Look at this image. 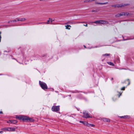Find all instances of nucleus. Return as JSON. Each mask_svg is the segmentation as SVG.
Segmentation results:
<instances>
[{
  "label": "nucleus",
  "instance_id": "obj_20",
  "mask_svg": "<svg viewBox=\"0 0 134 134\" xmlns=\"http://www.w3.org/2000/svg\"><path fill=\"white\" fill-rule=\"evenodd\" d=\"M125 87H124L121 88V90H125Z\"/></svg>",
  "mask_w": 134,
  "mask_h": 134
},
{
  "label": "nucleus",
  "instance_id": "obj_9",
  "mask_svg": "<svg viewBox=\"0 0 134 134\" xmlns=\"http://www.w3.org/2000/svg\"><path fill=\"white\" fill-rule=\"evenodd\" d=\"M102 120L105 122H109L110 121L109 119L106 118H102Z\"/></svg>",
  "mask_w": 134,
  "mask_h": 134
},
{
  "label": "nucleus",
  "instance_id": "obj_15",
  "mask_svg": "<svg viewBox=\"0 0 134 134\" xmlns=\"http://www.w3.org/2000/svg\"><path fill=\"white\" fill-rule=\"evenodd\" d=\"M17 123V121L15 120H12L11 123L15 124Z\"/></svg>",
  "mask_w": 134,
  "mask_h": 134
},
{
  "label": "nucleus",
  "instance_id": "obj_12",
  "mask_svg": "<svg viewBox=\"0 0 134 134\" xmlns=\"http://www.w3.org/2000/svg\"><path fill=\"white\" fill-rule=\"evenodd\" d=\"M65 26L66 27V29L69 30L70 29V27H71L70 25H66Z\"/></svg>",
  "mask_w": 134,
  "mask_h": 134
},
{
  "label": "nucleus",
  "instance_id": "obj_5",
  "mask_svg": "<svg viewBox=\"0 0 134 134\" xmlns=\"http://www.w3.org/2000/svg\"><path fill=\"white\" fill-rule=\"evenodd\" d=\"M124 15H127L128 14L127 13H125L124 12H122L120 13V14H118L115 15L116 17H119L121 16Z\"/></svg>",
  "mask_w": 134,
  "mask_h": 134
},
{
  "label": "nucleus",
  "instance_id": "obj_23",
  "mask_svg": "<svg viewBox=\"0 0 134 134\" xmlns=\"http://www.w3.org/2000/svg\"><path fill=\"white\" fill-rule=\"evenodd\" d=\"M1 32H0V42L1 41Z\"/></svg>",
  "mask_w": 134,
  "mask_h": 134
},
{
  "label": "nucleus",
  "instance_id": "obj_11",
  "mask_svg": "<svg viewBox=\"0 0 134 134\" xmlns=\"http://www.w3.org/2000/svg\"><path fill=\"white\" fill-rule=\"evenodd\" d=\"M53 20H52V19H49V20L47 22V24H50L51 23H52V22Z\"/></svg>",
  "mask_w": 134,
  "mask_h": 134
},
{
  "label": "nucleus",
  "instance_id": "obj_14",
  "mask_svg": "<svg viewBox=\"0 0 134 134\" xmlns=\"http://www.w3.org/2000/svg\"><path fill=\"white\" fill-rule=\"evenodd\" d=\"M89 123L86 122L84 121L83 122V124L88 126Z\"/></svg>",
  "mask_w": 134,
  "mask_h": 134
},
{
  "label": "nucleus",
  "instance_id": "obj_25",
  "mask_svg": "<svg viewBox=\"0 0 134 134\" xmlns=\"http://www.w3.org/2000/svg\"><path fill=\"white\" fill-rule=\"evenodd\" d=\"M40 1H46V0H39Z\"/></svg>",
  "mask_w": 134,
  "mask_h": 134
},
{
  "label": "nucleus",
  "instance_id": "obj_21",
  "mask_svg": "<svg viewBox=\"0 0 134 134\" xmlns=\"http://www.w3.org/2000/svg\"><path fill=\"white\" fill-rule=\"evenodd\" d=\"M83 25L84 26H87V24H83Z\"/></svg>",
  "mask_w": 134,
  "mask_h": 134
},
{
  "label": "nucleus",
  "instance_id": "obj_6",
  "mask_svg": "<svg viewBox=\"0 0 134 134\" xmlns=\"http://www.w3.org/2000/svg\"><path fill=\"white\" fill-rule=\"evenodd\" d=\"M16 128H12V127H8L7 128V131H15V129Z\"/></svg>",
  "mask_w": 134,
  "mask_h": 134
},
{
  "label": "nucleus",
  "instance_id": "obj_18",
  "mask_svg": "<svg viewBox=\"0 0 134 134\" xmlns=\"http://www.w3.org/2000/svg\"><path fill=\"white\" fill-rule=\"evenodd\" d=\"M12 120H9V121H7V122L8 123H11V122H12Z\"/></svg>",
  "mask_w": 134,
  "mask_h": 134
},
{
  "label": "nucleus",
  "instance_id": "obj_4",
  "mask_svg": "<svg viewBox=\"0 0 134 134\" xmlns=\"http://www.w3.org/2000/svg\"><path fill=\"white\" fill-rule=\"evenodd\" d=\"M59 109V107L58 106H53L52 108V110L54 111H58Z\"/></svg>",
  "mask_w": 134,
  "mask_h": 134
},
{
  "label": "nucleus",
  "instance_id": "obj_10",
  "mask_svg": "<svg viewBox=\"0 0 134 134\" xmlns=\"http://www.w3.org/2000/svg\"><path fill=\"white\" fill-rule=\"evenodd\" d=\"M107 3H108L107 2H105V3H100V2H95L96 4H101V5L105 4H107Z\"/></svg>",
  "mask_w": 134,
  "mask_h": 134
},
{
  "label": "nucleus",
  "instance_id": "obj_1",
  "mask_svg": "<svg viewBox=\"0 0 134 134\" xmlns=\"http://www.w3.org/2000/svg\"><path fill=\"white\" fill-rule=\"evenodd\" d=\"M16 118L19 120H21L23 121L29 120L30 121H32L33 119L32 118L22 115H17L16 116Z\"/></svg>",
  "mask_w": 134,
  "mask_h": 134
},
{
  "label": "nucleus",
  "instance_id": "obj_19",
  "mask_svg": "<svg viewBox=\"0 0 134 134\" xmlns=\"http://www.w3.org/2000/svg\"><path fill=\"white\" fill-rule=\"evenodd\" d=\"M104 55H107V56H109V54H105Z\"/></svg>",
  "mask_w": 134,
  "mask_h": 134
},
{
  "label": "nucleus",
  "instance_id": "obj_7",
  "mask_svg": "<svg viewBox=\"0 0 134 134\" xmlns=\"http://www.w3.org/2000/svg\"><path fill=\"white\" fill-rule=\"evenodd\" d=\"M83 117L86 118H92V117L91 116H90L87 113H83Z\"/></svg>",
  "mask_w": 134,
  "mask_h": 134
},
{
  "label": "nucleus",
  "instance_id": "obj_17",
  "mask_svg": "<svg viewBox=\"0 0 134 134\" xmlns=\"http://www.w3.org/2000/svg\"><path fill=\"white\" fill-rule=\"evenodd\" d=\"M7 128H3L2 129V130H4L5 131H7Z\"/></svg>",
  "mask_w": 134,
  "mask_h": 134
},
{
  "label": "nucleus",
  "instance_id": "obj_2",
  "mask_svg": "<svg viewBox=\"0 0 134 134\" xmlns=\"http://www.w3.org/2000/svg\"><path fill=\"white\" fill-rule=\"evenodd\" d=\"M40 84L43 90L47 89V86L46 83L41 81H39Z\"/></svg>",
  "mask_w": 134,
  "mask_h": 134
},
{
  "label": "nucleus",
  "instance_id": "obj_27",
  "mask_svg": "<svg viewBox=\"0 0 134 134\" xmlns=\"http://www.w3.org/2000/svg\"><path fill=\"white\" fill-rule=\"evenodd\" d=\"M113 78H111V80H113Z\"/></svg>",
  "mask_w": 134,
  "mask_h": 134
},
{
  "label": "nucleus",
  "instance_id": "obj_22",
  "mask_svg": "<svg viewBox=\"0 0 134 134\" xmlns=\"http://www.w3.org/2000/svg\"><path fill=\"white\" fill-rule=\"evenodd\" d=\"M84 122V121H80V122L81 123H82L83 124V122Z\"/></svg>",
  "mask_w": 134,
  "mask_h": 134
},
{
  "label": "nucleus",
  "instance_id": "obj_28",
  "mask_svg": "<svg viewBox=\"0 0 134 134\" xmlns=\"http://www.w3.org/2000/svg\"><path fill=\"white\" fill-rule=\"evenodd\" d=\"M2 131H0V133H1L2 132Z\"/></svg>",
  "mask_w": 134,
  "mask_h": 134
},
{
  "label": "nucleus",
  "instance_id": "obj_16",
  "mask_svg": "<svg viewBox=\"0 0 134 134\" xmlns=\"http://www.w3.org/2000/svg\"><path fill=\"white\" fill-rule=\"evenodd\" d=\"M108 64L110 65L114 66V64L113 63L111 62H108Z\"/></svg>",
  "mask_w": 134,
  "mask_h": 134
},
{
  "label": "nucleus",
  "instance_id": "obj_24",
  "mask_svg": "<svg viewBox=\"0 0 134 134\" xmlns=\"http://www.w3.org/2000/svg\"><path fill=\"white\" fill-rule=\"evenodd\" d=\"M128 82L129 83L128 84V85H129L130 84V81H129V80H128Z\"/></svg>",
  "mask_w": 134,
  "mask_h": 134
},
{
  "label": "nucleus",
  "instance_id": "obj_3",
  "mask_svg": "<svg viewBox=\"0 0 134 134\" xmlns=\"http://www.w3.org/2000/svg\"><path fill=\"white\" fill-rule=\"evenodd\" d=\"M94 23L98 24H107L108 23L107 22L103 20H98L94 21Z\"/></svg>",
  "mask_w": 134,
  "mask_h": 134
},
{
  "label": "nucleus",
  "instance_id": "obj_13",
  "mask_svg": "<svg viewBox=\"0 0 134 134\" xmlns=\"http://www.w3.org/2000/svg\"><path fill=\"white\" fill-rule=\"evenodd\" d=\"M95 126V125L93 124H90L89 123L88 125V127L91 126L92 127H94Z\"/></svg>",
  "mask_w": 134,
  "mask_h": 134
},
{
  "label": "nucleus",
  "instance_id": "obj_26",
  "mask_svg": "<svg viewBox=\"0 0 134 134\" xmlns=\"http://www.w3.org/2000/svg\"><path fill=\"white\" fill-rule=\"evenodd\" d=\"M0 113H1H1H2V111H0Z\"/></svg>",
  "mask_w": 134,
  "mask_h": 134
},
{
  "label": "nucleus",
  "instance_id": "obj_8",
  "mask_svg": "<svg viewBox=\"0 0 134 134\" xmlns=\"http://www.w3.org/2000/svg\"><path fill=\"white\" fill-rule=\"evenodd\" d=\"M25 19L24 18H18L16 19L15 20V21H24L25 20Z\"/></svg>",
  "mask_w": 134,
  "mask_h": 134
}]
</instances>
